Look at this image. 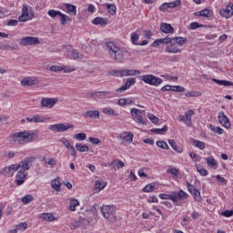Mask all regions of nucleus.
Segmentation results:
<instances>
[{
	"label": "nucleus",
	"instance_id": "obj_1",
	"mask_svg": "<svg viewBox=\"0 0 233 233\" xmlns=\"http://www.w3.org/2000/svg\"><path fill=\"white\" fill-rule=\"evenodd\" d=\"M37 139V131L25 130L16 132L9 136L8 141L11 145H26Z\"/></svg>",
	"mask_w": 233,
	"mask_h": 233
},
{
	"label": "nucleus",
	"instance_id": "obj_2",
	"mask_svg": "<svg viewBox=\"0 0 233 233\" xmlns=\"http://www.w3.org/2000/svg\"><path fill=\"white\" fill-rule=\"evenodd\" d=\"M106 46L111 59L117 61V63H123L125 59V50L123 48L114 42H106Z\"/></svg>",
	"mask_w": 233,
	"mask_h": 233
},
{
	"label": "nucleus",
	"instance_id": "obj_3",
	"mask_svg": "<svg viewBox=\"0 0 233 233\" xmlns=\"http://www.w3.org/2000/svg\"><path fill=\"white\" fill-rule=\"evenodd\" d=\"M130 114L134 121H136L137 123H140V125H147V118H145V110L132 108Z\"/></svg>",
	"mask_w": 233,
	"mask_h": 233
},
{
	"label": "nucleus",
	"instance_id": "obj_4",
	"mask_svg": "<svg viewBox=\"0 0 233 233\" xmlns=\"http://www.w3.org/2000/svg\"><path fill=\"white\" fill-rule=\"evenodd\" d=\"M141 81H144V83H146L147 85H151L152 86H159V85L163 83V79L154 75L142 76Z\"/></svg>",
	"mask_w": 233,
	"mask_h": 233
},
{
	"label": "nucleus",
	"instance_id": "obj_5",
	"mask_svg": "<svg viewBox=\"0 0 233 233\" xmlns=\"http://www.w3.org/2000/svg\"><path fill=\"white\" fill-rule=\"evenodd\" d=\"M52 132H66V130H70V128H74V124H68V123H60L56 125H51L49 127Z\"/></svg>",
	"mask_w": 233,
	"mask_h": 233
},
{
	"label": "nucleus",
	"instance_id": "obj_6",
	"mask_svg": "<svg viewBox=\"0 0 233 233\" xmlns=\"http://www.w3.org/2000/svg\"><path fill=\"white\" fill-rule=\"evenodd\" d=\"M17 170H19V166H16V164H12L11 166L2 168L0 170V174L5 177H12V176H14Z\"/></svg>",
	"mask_w": 233,
	"mask_h": 233
},
{
	"label": "nucleus",
	"instance_id": "obj_7",
	"mask_svg": "<svg viewBox=\"0 0 233 233\" xmlns=\"http://www.w3.org/2000/svg\"><path fill=\"white\" fill-rule=\"evenodd\" d=\"M40 43L41 42L39 41V38L34 37V36H26L20 39L21 46H32L39 45Z\"/></svg>",
	"mask_w": 233,
	"mask_h": 233
},
{
	"label": "nucleus",
	"instance_id": "obj_8",
	"mask_svg": "<svg viewBox=\"0 0 233 233\" xmlns=\"http://www.w3.org/2000/svg\"><path fill=\"white\" fill-rule=\"evenodd\" d=\"M100 210L103 218H105L106 219H110V217L116 214L115 206H102L100 208Z\"/></svg>",
	"mask_w": 233,
	"mask_h": 233
},
{
	"label": "nucleus",
	"instance_id": "obj_9",
	"mask_svg": "<svg viewBox=\"0 0 233 233\" xmlns=\"http://www.w3.org/2000/svg\"><path fill=\"white\" fill-rule=\"evenodd\" d=\"M32 163H34V157H26L23 159L19 164H16V167H18V170L19 168H21L20 170H23V172H26L30 170Z\"/></svg>",
	"mask_w": 233,
	"mask_h": 233
},
{
	"label": "nucleus",
	"instance_id": "obj_10",
	"mask_svg": "<svg viewBox=\"0 0 233 233\" xmlns=\"http://www.w3.org/2000/svg\"><path fill=\"white\" fill-rule=\"evenodd\" d=\"M57 103H59V98L57 97L42 98L41 106L42 108H54Z\"/></svg>",
	"mask_w": 233,
	"mask_h": 233
},
{
	"label": "nucleus",
	"instance_id": "obj_11",
	"mask_svg": "<svg viewBox=\"0 0 233 233\" xmlns=\"http://www.w3.org/2000/svg\"><path fill=\"white\" fill-rule=\"evenodd\" d=\"M171 197L173 203H178V201H183V199H187L188 198V194L183 191V189H180L178 192H172Z\"/></svg>",
	"mask_w": 233,
	"mask_h": 233
},
{
	"label": "nucleus",
	"instance_id": "obj_12",
	"mask_svg": "<svg viewBox=\"0 0 233 233\" xmlns=\"http://www.w3.org/2000/svg\"><path fill=\"white\" fill-rule=\"evenodd\" d=\"M110 91H96L89 94L90 99H110Z\"/></svg>",
	"mask_w": 233,
	"mask_h": 233
},
{
	"label": "nucleus",
	"instance_id": "obj_13",
	"mask_svg": "<svg viewBox=\"0 0 233 233\" xmlns=\"http://www.w3.org/2000/svg\"><path fill=\"white\" fill-rule=\"evenodd\" d=\"M26 176H28L26 172L21 169L17 171L15 181L18 187H20V185H23V183L26 181Z\"/></svg>",
	"mask_w": 233,
	"mask_h": 233
},
{
	"label": "nucleus",
	"instance_id": "obj_14",
	"mask_svg": "<svg viewBox=\"0 0 233 233\" xmlns=\"http://www.w3.org/2000/svg\"><path fill=\"white\" fill-rule=\"evenodd\" d=\"M219 14L222 17H226V19H229V17L233 16V4H228L226 9H222L219 11Z\"/></svg>",
	"mask_w": 233,
	"mask_h": 233
},
{
	"label": "nucleus",
	"instance_id": "obj_15",
	"mask_svg": "<svg viewBox=\"0 0 233 233\" xmlns=\"http://www.w3.org/2000/svg\"><path fill=\"white\" fill-rule=\"evenodd\" d=\"M133 85H136V78H132V77L127 78L125 85L119 87L118 89H116V94H121L122 92L128 90V88H130V86H132Z\"/></svg>",
	"mask_w": 233,
	"mask_h": 233
},
{
	"label": "nucleus",
	"instance_id": "obj_16",
	"mask_svg": "<svg viewBox=\"0 0 233 233\" xmlns=\"http://www.w3.org/2000/svg\"><path fill=\"white\" fill-rule=\"evenodd\" d=\"M34 16H30V13L28 12V7L26 5H23L22 15L19 16L18 20L20 23H25L26 21H30Z\"/></svg>",
	"mask_w": 233,
	"mask_h": 233
},
{
	"label": "nucleus",
	"instance_id": "obj_17",
	"mask_svg": "<svg viewBox=\"0 0 233 233\" xmlns=\"http://www.w3.org/2000/svg\"><path fill=\"white\" fill-rule=\"evenodd\" d=\"M218 121L225 128H230V120L224 112L218 114Z\"/></svg>",
	"mask_w": 233,
	"mask_h": 233
},
{
	"label": "nucleus",
	"instance_id": "obj_18",
	"mask_svg": "<svg viewBox=\"0 0 233 233\" xmlns=\"http://www.w3.org/2000/svg\"><path fill=\"white\" fill-rule=\"evenodd\" d=\"M187 43H188V39L181 36H177L174 38L171 37V42L169 43V45L177 44L178 45V46H183V45H187Z\"/></svg>",
	"mask_w": 233,
	"mask_h": 233
},
{
	"label": "nucleus",
	"instance_id": "obj_19",
	"mask_svg": "<svg viewBox=\"0 0 233 233\" xmlns=\"http://www.w3.org/2000/svg\"><path fill=\"white\" fill-rule=\"evenodd\" d=\"M172 43V37H166V38H160L157 39L152 43V46H159V45H169Z\"/></svg>",
	"mask_w": 233,
	"mask_h": 233
},
{
	"label": "nucleus",
	"instance_id": "obj_20",
	"mask_svg": "<svg viewBox=\"0 0 233 233\" xmlns=\"http://www.w3.org/2000/svg\"><path fill=\"white\" fill-rule=\"evenodd\" d=\"M160 30L164 34H174V27L170 24L162 23L160 25Z\"/></svg>",
	"mask_w": 233,
	"mask_h": 233
},
{
	"label": "nucleus",
	"instance_id": "obj_21",
	"mask_svg": "<svg viewBox=\"0 0 233 233\" xmlns=\"http://www.w3.org/2000/svg\"><path fill=\"white\" fill-rule=\"evenodd\" d=\"M22 86H34V85H37V80L33 77H26L21 80Z\"/></svg>",
	"mask_w": 233,
	"mask_h": 233
},
{
	"label": "nucleus",
	"instance_id": "obj_22",
	"mask_svg": "<svg viewBox=\"0 0 233 233\" xmlns=\"http://www.w3.org/2000/svg\"><path fill=\"white\" fill-rule=\"evenodd\" d=\"M84 117L89 119H99V110H88L85 113Z\"/></svg>",
	"mask_w": 233,
	"mask_h": 233
},
{
	"label": "nucleus",
	"instance_id": "obj_23",
	"mask_svg": "<svg viewBox=\"0 0 233 233\" xmlns=\"http://www.w3.org/2000/svg\"><path fill=\"white\" fill-rule=\"evenodd\" d=\"M103 114H106V116H113L114 117H119V114L117 111L114 110L110 106L104 107L102 109Z\"/></svg>",
	"mask_w": 233,
	"mask_h": 233
},
{
	"label": "nucleus",
	"instance_id": "obj_24",
	"mask_svg": "<svg viewBox=\"0 0 233 233\" xmlns=\"http://www.w3.org/2000/svg\"><path fill=\"white\" fill-rule=\"evenodd\" d=\"M108 167H113L115 170L116 168L119 170V168H123V167H125V162L121 161L120 159H115L108 164Z\"/></svg>",
	"mask_w": 233,
	"mask_h": 233
},
{
	"label": "nucleus",
	"instance_id": "obj_25",
	"mask_svg": "<svg viewBox=\"0 0 233 233\" xmlns=\"http://www.w3.org/2000/svg\"><path fill=\"white\" fill-rule=\"evenodd\" d=\"M166 52L168 54H181V49L177 48L176 44H169V46L166 47Z\"/></svg>",
	"mask_w": 233,
	"mask_h": 233
},
{
	"label": "nucleus",
	"instance_id": "obj_26",
	"mask_svg": "<svg viewBox=\"0 0 233 233\" xmlns=\"http://www.w3.org/2000/svg\"><path fill=\"white\" fill-rule=\"evenodd\" d=\"M120 139H123L124 141H127V143H132L134 139V134L124 132L120 134Z\"/></svg>",
	"mask_w": 233,
	"mask_h": 233
},
{
	"label": "nucleus",
	"instance_id": "obj_27",
	"mask_svg": "<svg viewBox=\"0 0 233 233\" xmlns=\"http://www.w3.org/2000/svg\"><path fill=\"white\" fill-rule=\"evenodd\" d=\"M192 116H194V110H188L184 115L187 127H192Z\"/></svg>",
	"mask_w": 233,
	"mask_h": 233
},
{
	"label": "nucleus",
	"instance_id": "obj_28",
	"mask_svg": "<svg viewBox=\"0 0 233 233\" xmlns=\"http://www.w3.org/2000/svg\"><path fill=\"white\" fill-rule=\"evenodd\" d=\"M206 161H207L208 167H209L210 168H214V170H216V168H218V161H216L214 159V157H207Z\"/></svg>",
	"mask_w": 233,
	"mask_h": 233
},
{
	"label": "nucleus",
	"instance_id": "obj_29",
	"mask_svg": "<svg viewBox=\"0 0 233 233\" xmlns=\"http://www.w3.org/2000/svg\"><path fill=\"white\" fill-rule=\"evenodd\" d=\"M194 15H199L200 17H212V11L208 9H203L201 11L196 12Z\"/></svg>",
	"mask_w": 233,
	"mask_h": 233
},
{
	"label": "nucleus",
	"instance_id": "obj_30",
	"mask_svg": "<svg viewBox=\"0 0 233 233\" xmlns=\"http://www.w3.org/2000/svg\"><path fill=\"white\" fill-rule=\"evenodd\" d=\"M93 25H100L101 26H105L108 24V20L103 17H96L92 21Z\"/></svg>",
	"mask_w": 233,
	"mask_h": 233
},
{
	"label": "nucleus",
	"instance_id": "obj_31",
	"mask_svg": "<svg viewBox=\"0 0 233 233\" xmlns=\"http://www.w3.org/2000/svg\"><path fill=\"white\" fill-rule=\"evenodd\" d=\"M212 81L220 86H233V83L228 80H218L213 78Z\"/></svg>",
	"mask_w": 233,
	"mask_h": 233
},
{
	"label": "nucleus",
	"instance_id": "obj_32",
	"mask_svg": "<svg viewBox=\"0 0 233 233\" xmlns=\"http://www.w3.org/2000/svg\"><path fill=\"white\" fill-rule=\"evenodd\" d=\"M168 143L170 147L173 148V150H175V152H177V154H181L183 152V147L176 145V141H174V139H169Z\"/></svg>",
	"mask_w": 233,
	"mask_h": 233
},
{
	"label": "nucleus",
	"instance_id": "obj_33",
	"mask_svg": "<svg viewBox=\"0 0 233 233\" xmlns=\"http://www.w3.org/2000/svg\"><path fill=\"white\" fill-rule=\"evenodd\" d=\"M167 174H172L173 177L176 178V177H179V169L172 167V166H169L167 170Z\"/></svg>",
	"mask_w": 233,
	"mask_h": 233
},
{
	"label": "nucleus",
	"instance_id": "obj_34",
	"mask_svg": "<svg viewBox=\"0 0 233 233\" xmlns=\"http://www.w3.org/2000/svg\"><path fill=\"white\" fill-rule=\"evenodd\" d=\"M40 219H42V221H54L56 218H54L52 213H43L40 215Z\"/></svg>",
	"mask_w": 233,
	"mask_h": 233
},
{
	"label": "nucleus",
	"instance_id": "obj_35",
	"mask_svg": "<svg viewBox=\"0 0 233 233\" xmlns=\"http://www.w3.org/2000/svg\"><path fill=\"white\" fill-rule=\"evenodd\" d=\"M65 7L67 10V14H72L73 15H76V14H77V7H76V5L71 4H66Z\"/></svg>",
	"mask_w": 233,
	"mask_h": 233
},
{
	"label": "nucleus",
	"instance_id": "obj_36",
	"mask_svg": "<svg viewBox=\"0 0 233 233\" xmlns=\"http://www.w3.org/2000/svg\"><path fill=\"white\" fill-rule=\"evenodd\" d=\"M76 148L78 152H88V150H90L88 146L83 145L82 143L76 144Z\"/></svg>",
	"mask_w": 233,
	"mask_h": 233
},
{
	"label": "nucleus",
	"instance_id": "obj_37",
	"mask_svg": "<svg viewBox=\"0 0 233 233\" xmlns=\"http://www.w3.org/2000/svg\"><path fill=\"white\" fill-rule=\"evenodd\" d=\"M106 6L108 10V14L110 15H116V12L117 11V8L116 7V5L114 4H106Z\"/></svg>",
	"mask_w": 233,
	"mask_h": 233
},
{
	"label": "nucleus",
	"instance_id": "obj_38",
	"mask_svg": "<svg viewBox=\"0 0 233 233\" xmlns=\"http://www.w3.org/2000/svg\"><path fill=\"white\" fill-rule=\"evenodd\" d=\"M191 143H193V145L196 146L197 148H199V150H205V142H201L199 140L192 138Z\"/></svg>",
	"mask_w": 233,
	"mask_h": 233
},
{
	"label": "nucleus",
	"instance_id": "obj_39",
	"mask_svg": "<svg viewBox=\"0 0 233 233\" xmlns=\"http://www.w3.org/2000/svg\"><path fill=\"white\" fill-rule=\"evenodd\" d=\"M51 187L56 190V192H59L61 190V182L59 180L55 179L51 181Z\"/></svg>",
	"mask_w": 233,
	"mask_h": 233
},
{
	"label": "nucleus",
	"instance_id": "obj_40",
	"mask_svg": "<svg viewBox=\"0 0 233 233\" xmlns=\"http://www.w3.org/2000/svg\"><path fill=\"white\" fill-rule=\"evenodd\" d=\"M79 201L76 198L70 200L69 209L71 212H76V207H78Z\"/></svg>",
	"mask_w": 233,
	"mask_h": 233
},
{
	"label": "nucleus",
	"instance_id": "obj_41",
	"mask_svg": "<svg viewBox=\"0 0 233 233\" xmlns=\"http://www.w3.org/2000/svg\"><path fill=\"white\" fill-rule=\"evenodd\" d=\"M33 119H34V123H45V122H46V117H45L41 115H35Z\"/></svg>",
	"mask_w": 233,
	"mask_h": 233
},
{
	"label": "nucleus",
	"instance_id": "obj_42",
	"mask_svg": "<svg viewBox=\"0 0 233 233\" xmlns=\"http://www.w3.org/2000/svg\"><path fill=\"white\" fill-rule=\"evenodd\" d=\"M168 130V127L167 126H164L163 128H153L151 129V132H154L155 134H165V132H167Z\"/></svg>",
	"mask_w": 233,
	"mask_h": 233
},
{
	"label": "nucleus",
	"instance_id": "obj_43",
	"mask_svg": "<svg viewBox=\"0 0 233 233\" xmlns=\"http://www.w3.org/2000/svg\"><path fill=\"white\" fill-rule=\"evenodd\" d=\"M157 147H158L159 148H162L163 150H168V144H167V142L163 141V140H158L157 141Z\"/></svg>",
	"mask_w": 233,
	"mask_h": 233
},
{
	"label": "nucleus",
	"instance_id": "obj_44",
	"mask_svg": "<svg viewBox=\"0 0 233 233\" xmlns=\"http://www.w3.org/2000/svg\"><path fill=\"white\" fill-rule=\"evenodd\" d=\"M74 139H76V141H85V139H86V134H85V133H76L74 136Z\"/></svg>",
	"mask_w": 233,
	"mask_h": 233
},
{
	"label": "nucleus",
	"instance_id": "obj_45",
	"mask_svg": "<svg viewBox=\"0 0 233 233\" xmlns=\"http://www.w3.org/2000/svg\"><path fill=\"white\" fill-rule=\"evenodd\" d=\"M58 141L62 143L66 148H70V147H72L70 141L66 137H61Z\"/></svg>",
	"mask_w": 233,
	"mask_h": 233
},
{
	"label": "nucleus",
	"instance_id": "obj_46",
	"mask_svg": "<svg viewBox=\"0 0 233 233\" xmlns=\"http://www.w3.org/2000/svg\"><path fill=\"white\" fill-rule=\"evenodd\" d=\"M71 56L74 59H83L85 57L83 55H79V52L76 49H71Z\"/></svg>",
	"mask_w": 233,
	"mask_h": 233
},
{
	"label": "nucleus",
	"instance_id": "obj_47",
	"mask_svg": "<svg viewBox=\"0 0 233 233\" xmlns=\"http://www.w3.org/2000/svg\"><path fill=\"white\" fill-rule=\"evenodd\" d=\"M47 15H49V17H52L54 19L57 17V15H61V11L51 9L47 12Z\"/></svg>",
	"mask_w": 233,
	"mask_h": 233
},
{
	"label": "nucleus",
	"instance_id": "obj_48",
	"mask_svg": "<svg viewBox=\"0 0 233 233\" xmlns=\"http://www.w3.org/2000/svg\"><path fill=\"white\" fill-rule=\"evenodd\" d=\"M106 187V182L102 180H97L96 182V188H98V190H103Z\"/></svg>",
	"mask_w": 233,
	"mask_h": 233
},
{
	"label": "nucleus",
	"instance_id": "obj_49",
	"mask_svg": "<svg viewBox=\"0 0 233 233\" xmlns=\"http://www.w3.org/2000/svg\"><path fill=\"white\" fill-rule=\"evenodd\" d=\"M169 8H177L181 6V0H175L173 2L167 3Z\"/></svg>",
	"mask_w": 233,
	"mask_h": 233
},
{
	"label": "nucleus",
	"instance_id": "obj_50",
	"mask_svg": "<svg viewBox=\"0 0 233 233\" xmlns=\"http://www.w3.org/2000/svg\"><path fill=\"white\" fill-rule=\"evenodd\" d=\"M156 186L154 184H148L143 188V192H154Z\"/></svg>",
	"mask_w": 233,
	"mask_h": 233
},
{
	"label": "nucleus",
	"instance_id": "obj_51",
	"mask_svg": "<svg viewBox=\"0 0 233 233\" xmlns=\"http://www.w3.org/2000/svg\"><path fill=\"white\" fill-rule=\"evenodd\" d=\"M31 201H34V197L32 195H26L22 198V203L25 205L31 203Z\"/></svg>",
	"mask_w": 233,
	"mask_h": 233
},
{
	"label": "nucleus",
	"instance_id": "obj_52",
	"mask_svg": "<svg viewBox=\"0 0 233 233\" xmlns=\"http://www.w3.org/2000/svg\"><path fill=\"white\" fill-rule=\"evenodd\" d=\"M147 117L152 123H154V125H157L159 123V118L153 114H148Z\"/></svg>",
	"mask_w": 233,
	"mask_h": 233
},
{
	"label": "nucleus",
	"instance_id": "obj_53",
	"mask_svg": "<svg viewBox=\"0 0 233 233\" xmlns=\"http://www.w3.org/2000/svg\"><path fill=\"white\" fill-rule=\"evenodd\" d=\"M59 16H61V23L62 25H66V23L68 21H71L70 17H68V15L63 14V13H60Z\"/></svg>",
	"mask_w": 233,
	"mask_h": 233
},
{
	"label": "nucleus",
	"instance_id": "obj_54",
	"mask_svg": "<svg viewBox=\"0 0 233 233\" xmlns=\"http://www.w3.org/2000/svg\"><path fill=\"white\" fill-rule=\"evenodd\" d=\"M203 25H199L198 22H193L188 25L189 30H196V28H202Z\"/></svg>",
	"mask_w": 233,
	"mask_h": 233
},
{
	"label": "nucleus",
	"instance_id": "obj_55",
	"mask_svg": "<svg viewBox=\"0 0 233 233\" xmlns=\"http://www.w3.org/2000/svg\"><path fill=\"white\" fill-rule=\"evenodd\" d=\"M195 201H201V193L199 192V190H196L194 192L191 193Z\"/></svg>",
	"mask_w": 233,
	"mask_h": 233
},
{
	"label": "nucleus",
	"instance_id": "obj_56",
	"mask_svg": "<svg viewBox=\"0 0 233 233\" xmlns=\"http://www.w3.org/2000/svg\"><path fill=\"white\" fill-rule=\"evenodd\" d=\"M137 41H139V35L137 33H132L131 34V42L133 45H137Z\"/></svg>",
	"mask_w": 233,
	"mask_h": 233
},
{
	"label": "nucleus",
	"instance_id": "obj_57",
	"mask_svg": "<svg viewBox=\"0 0 233 233\" xmlns=\"http://www.w3.org/2000/svg\"><path fill=\"white\" fill-rule=\"evenodd\" d=\"M28 228V224L26 222H22L19 225L16 226V230H26Z\"/></svg>",
	"mask_w": 233,
	"mask_h": 233
},
{
	"label": "nucleus",
	"instance_id": "obj_58",
	"mask_svg": "<svg viewBox=\"0 0 233 233\" xmlns=\"http://www.w3.org/2000/svg\"><path fill=\"white\" fill-rule=\"evenodd\" d=\"M49 70L51 72H63L64 68L63 66H51Z\"/></svg>",
	"mask_w": 233,
	"mask_h": 233
},
{
	"label": "nucleus",
	"instance_id": "obj_59",
	"mask_svg": "<svg viewBox=\"0 0 233 233\" xmlns=\"http://www.w3.org/2000/svg\"><path fill=\"white\" fill-rule=\"evenodd\" d=\"M4 156L5 157H8V159H14V157H15V153L14 151H5Z\"/></svg>",
	"mask_w": 233,
	"mask_h": 233
},
{
	"label": "nucleus",
	"instance_id": "obj_60",
	"mask_svg": "<svg viewBox=\"0 0 233 233\" xmlns=\"http://www.w3.org/2000/svg\"><path fill=\"white\" fill-rule=\"evenodd\" d=\"M172 92H185V87L181 86H172Z\"/></svg>",
	"mask_w": 233,
	"mask_h": 233
},
{
	"label": "nucleus",
	"instance_id": "obj_61",
	"mask_svg": "<svg viewBox=\"0 0 233 233\" xmlns=\"http://www.w3.org/2000/svg\"><path fill=\"white\" fill-rule=\"evenodd\" d=\"M186 183H187V190L190 194H192L194 191L198 189L194 185H191L189 182H186Z\"/></svg>",
	"mask_w": 233,
	"mask_h": 233
},
{
	"label": "nucleus",
	"instance_id": "obj_62",
	"mask_svg": "<svg viewBox=\"0 0 233 233\" xmlns=\"http://www.w3.org/2000/svg\"><path fill=\"white\" fill-rule=\"evenodd\" d=\"M189 157H191V159H194V161H201V157L197 156L194 152H190Z\"/></svg>",
	"mask_w": 233,
	"mask_h": 233
},
{
	"label": "nucleus",
	"instance_id": "obj_63",
	"mask_svg": "<svg viewBox=\"0 0 233 233\" xmlns=\"http://www.w3.org/2000/svg\"><path fill=\"white\" fill-rule=\"evenodd\" d=\"M19 25V21L15 19H11L7 22V26H17Z\"/></svg>",
	"mask_w": 233,
	"mask_h": 233
},
{
	"label": "nucleus",
	"instance_id": "obj_64",
	"mask_svg": "<svg viewBox=\"0 0 233 233\" xmlns=\"http://www.w3.org/2000/svg\"><path fill=\"white\" fill-rule=\"evenodd\" d=\"M160 199H170L172 201V193L170 195H167L162 193L159 195Z\"/></svg>",
	"mask_w": 233,
	"mask_h": 233
}]
</instances>
